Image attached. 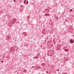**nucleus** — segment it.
<instances>
[{
  "label": "nucleus",
  "instance_id": "f257e3e1",
  "mask_svg": "<svg viewBox=\"0 0 74 74\" xmlns=\"http://www.w3.org/2000/svg\"><path fill=\"white\" fill-rule=\"evenodd\" d=\"M70 41L71 42V43H73L74 42V41H72V40H70Z\"/></svg>",
  "mask_w": 74,
  "mask_h": 74
},
{
  "label": "nucleus",
  "instance_id": "7ed1b4c3",
  "mask_svg": "<svg viewBox=\"0 0 74 74\" xmlns=\"http://www.w3.org/2000/svg\"><path fill=\"white\" fill-rule=\"evenodd\" d=\"M27 4H28V1H27Z\"/></svg>",
  "mask_w": 74,
  "mask_h": 74
},
{
  "label": "nucleus",
  "instance_id": "39448f33",
  "mask_svg": "<svg viewBox=\"0 0 74 74\" xmlns=\"http://www.w3.org/2000/svg\"><path fill=\"white\" fill-rule=\"evenodd\" d=\"M67 51V49H66L65 50V51Z\"/></svg>",
  "mask_w": 74,
  "mask_h": 74
},
{
  "label": "nucleus",
  "instance_id": "0eeeda50",
  "mask_svg": "<svg viewBox=\"0 0 74 74\" xmlns=\"http://www.w3.org/2000/svg\"><path fill=\"white\" fill-rule=\"evenodd\" d=\"M1 63H3V61H1Z\"/></svg>",
  "mask_w": 74,
  "mask_h": 74
},
{
  "label": "nucleus",
  "instance_id": "1a4fd4ad",
  "mask_svg": "<svg viewBox=\"0 0 74 74\" xmlns=\"http://www.w3.org/2000/svg\"><path fill=\"white\" fill-rule=\"evenodd\" d=\"M71 11H73V10H70Z\"/></svg>",
  "mask_w": 74,
  "mask_h": 74
},
{
  "label": "nucleus",
  "instance_id": "f03ea898",
  "mask_svg": "<svg viewBox=\"0 0 74 74\" xmlns=\"http://www.w3.org/2000/svg\"><path fill=\"white\" fill-rule=\"evenodd\" d=\"M24 4H25V1H26V0H24Z\"/></svg>",
  "mask_w": 74,
  "mask_h": 74
},
{
  "label": "nucleus",
  "instance_id": "9d476101",
  "mask_svg": "<svg viewBox=\"0 0 74 74\" xmlns=\"http://www.w3.org/2000/svg\"><path fill=\"white\" fill-rule=\"evenodd\" d=\"M72 41H74V40H73Z\"/></svg>",
  "mask_w": 74,
  "mask_h": 74
},
{
  "label": "nucleus",
  "instance_id": "6e6552de",
  "mask_svg": "<svg viewBox=\"0 0 74 74\" xmlns=\"http://www.w3.org/2000/svg\"><path fill=\"white\" fill-rule=\"evenodd\" d=\"M62 74H65V73H62Z\"/></svg>",
  "mask_w": 74,
  "mask_h": 74
},
{
  "label": "nucleus",
  "instance_id": "423d86ee",
  "mask_svg": "<svg viewBox=\"0 0 74 74\" xmlns=\"http://www.w3.org/2000/svg\"><path fill=\"white\" fill-rule=\"evenodd\" d=\"M45 15H46V16H47V14H45Z\"/></svg>",
  "mask_w": 74,
  "mask_h": 74
},
{
  "label": "nucleus",
  "instance_id": "9b49d317",
  "mask_svg": "<svg viewBox=\"0 0 74 74\" xmlns=\"http://www.w3.org/2000/svg\"><path fill=\"white\" fill-rule=\"evenodd\" d=\"M3 58H4V57H3Z\"/></svg>",
  "mask_w": 74,
  "mask_h": 74
},
{
  "label": "nucleus",
  "instance_id": "20e7f679",
  "mask_svg": "<svg viewBox=\"0 0 74 74\" xmlns=\"http://www.w3.org/2000/svg\"><path fill=\"white\" fill-rule=\"evenodd\" d=\"M14 2H16V1L14 0Z\"/></svg>",
  "mask_w": 74,
  "mask_h": 74
}]
</instances>
